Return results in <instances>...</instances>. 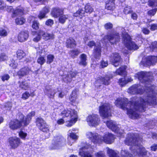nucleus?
Here are the masks:
<instances>
[{
	"label": "nucleus",
	"instance_id": "nucleus-14",
	"mask_svg": "<svg viewBox=\"0 0 157 157\" xmlns=\"http://www.w3.org/2000/svg\"><path fill=\"white\" fill-rule=\"evenodd\" d=\"M121 60V57L118 53H113L111 55L110 61L112 63L115 67L119 65Z\"/></svg>",
	"mask_w": 157,
	"mask_h": 157
},
{
	"label": "nucleus",
	"instance_id": "nucleus-43",
	"mask_svg": "<svg viewBox=\"0 0 157 157\" xmlns=\"http://www.w3.org/2000/svg\"><path fill=\"white\" fill-rule=\"evenodd\" d=\"M85 12L86 13H91L93 10V9L89 4H87L85 6Z\"/></svg>",
	"mask_w": 157,
	"mask_h": 157
},
{
	"label": "nucleus",
	"instance_id": "nucleus-44",
	"mask_svg": "<svg viewBox=\"0 0 157 157\" xmlns=\"http://www.w3.org/2000/svg\"><path fill=\"white\" fill-rule=\"evenodd\" d=\"M54 59V56L52 55H49L47 56V63L50 64L52 63Z\"/></svg>",
	"mask_w": 157,
	"mask_h": 157
},
{
	"label": "nucleus",
	"instance_id": "nucleus-51",
	"mask_svg": "<svg viewBox=\"0 0 157 157\" xmlns=\"http://www.w3.org/2000/svg\"><path fill=\"white\" fill-rule=\"evenodd\" d=\"M54 24V21L53 20L48 19L45 22L46 25L48 26H51Z\"/></svg>",
	"mask_w": 157,
	"mask_h": 157
},
{
	"label": "nucleus",
	"instance_id": "nucleus-59",
	"mask_svg": "<svg viewBox=\"0 0 157 157\" xmlns=\"http://www.w3.org/2000/svg\"><path fill=\"white\" fill-rule=\"evenodd\" d=\"M150 29L151 31H154L157 29V24H152L150 25Z\"/></svg>",
	"mask_w": 157,
	"mask_h": 157
},
{
	"label": "nucleus",
	"instance_id": "nucleus-52",
	"mask_svg": "<svg viewBox=\"0 0 157 157\" xmlns=\"http://www.w3.org/2000/svg\"><path fill=\"white\" fill-rule=\"evenodd\" d=\"M79 53V51L77 50H75L71 51L70 54L72 57H75Z\"/></svg>",
	"mask_w": 157,
	"mask_h": 157
},
{
	"label": "nucleus",
	"instance_id": "nucleus-21",
	"mask_svg": "<svg viewBox=\"0 0 157 157\" xmlns=\"http://www.w3.org/2000/svg\"><path fill=\"white\" fill-rule=\"evenodd\" d=\"M20 143V140L18 138H12L11 139H10V146L13 148H16Z\"/></svg>",
	"mask_w": 157,
	"mask_h": 157
},
{
	"label": "nucleus",
	"instance_id": "nucleus-4",
	"mask_svg": "<svg viewBox=\"0 0 157 157\" xmlns=\"http://www.w3.org/2000/svg\"><path fill=\"white\" fill-rule=\"evenodd\" d=\"M86 136L94 144L101 143L103 142L107 144H111L115 138L113 135L108 132L105 133L103 136H101L95 132H87Z\"/></svg>",
	"mask_w": 157,
	"mask_h": 157
},
{
	"label": "nucleus",
	"instance_id": "nucleus-46",
	"mask_svg": "<svg viewBox=\"0 0 157 157\" xmlns=\"http://www.w3.org/2000/svg\"><path fill=\"white\" fill-rule=\"evenodd\" d=\"M39 23L37 21H33L32 26V27L33 29L35 30H37L39 29Z\"/></svg>",
	"mask_w": 157,
	"mask_h": 157
},
{
	"label": "nucleus",
	"instance_id": "nucleus-18",
	"mask_svg": "<svg viewBox=\"0 0 157 157\" xmlns=\"http://www.w3.org/2000/svg\"><path fill=\"white\" fill-rule=\"evenodd\" d=\"M40 33L41 34L43 39L46 41L53 40L55 38V35L52 33L45 32L41 30H40Z\"/></svg>",
	"mask_w": 157,
	"mask_h": 157
},
{
	"label": "nucleus",
	"instance_id": "nucleus-15",
	"mask_svg": "<svg viewBox=\"0 0 157 157\" xmlns=\"http://www.w3.org/2000/svg\"><path fill=\"white\" fill-rule=\"evenodd\" d=\"M149 74V73L144 72H138L137 74H136L135 77H137L138 79L142 82L146 83V79L148 78V75Z\"/></svg>",
	"mask_w": 157,
	"mask_h": 157
},
{
	"label": "nucleus",
	"instance_id": "nucleus-27",
	"mask_svg": "<svg viewBox=\"0 0 157 157\" xmlns=\"http://www.w3.org/2000/svg\"><path fill=\"white\" fill-rule=\"evenodd\" d=\"M66 46L67 48H74L76 45V43L75 40L72 38L68 39L66 41Z\"/></svg>",
	"mask_w": 157,
	"mask_h": 157
},
{
	"label": "nucleus",
	"instance_id": "nucleus-3",
	"mask_svg": "<svg viewBox=\"0 0 157 157\" xmlns=\"http://www.w3.org/2000/svg\"><path fill=\"white\" fill-rule=\"evenodd\" d=\"M61 114L65 117L58 120L57 121V123L59 124H62L66 122V126L68 127L73 125L76 122L78 118L77 111L71 109H64L61 112Z\"/></svg>",
	"mask_w": 157,
	"mask_h": 157
},
{
	"label": "nucleus",
	"instance_id": "nucleus-32",
	"mask_svg": "<svg viewBox=\"0 0 157 157\" xmlns=\"http://www.w3.org/2000/svg\"><path fill=\"white\" fill-rule=\"evenodd\" d=\"M24 9L22 8L19 7L17 10L13 11L12 17H14L16 16H21L24 13Z\"/></svg>",
	"mask_w": 157,
	"mask_h": 157
},
{
	"label": "nucleus",
	"instance_id": "nucleus-60",
	"mask_svg": "<svg viewBox=\"0 0 157 157\" xmlns=\"http://www.w3.org/2000/svg\"><path fill=\"white\" fill-rule=\"evenodd\" d=\"M113 27V25L110 23H108L106 24L105 25V28L106 29H111Z\"/></svg>",
	"mask_w": 157,
	"mask_h": 157
},
{
	"label": "nucleus",
	"instance_id": "nucleus-49",
	"mask_svg": "<svg viewBox=\"0 0 157 157\" xmlns=\"http://www.w3.org/2000/svg\"><path fill=\"white\" fill-rule=\"evenodd\" d=\"M41 34H40V31L37 33L36 36L33 39V41L35 42H37L39 41L41 39Z\"/></svg>",
	"mask_w": 157,
	"mask_h": 157
},
{
	"label": "nucleus",
	"instance_id": "nucleus-48",
	"mask_svg": "<svg viewBox=\"0 0 157 157\" xmlns=\"http://www.w3.org/2000/svg\"><path fill=\"white\" fill-rule=\"evenodd\" d=\"M45 62V59L43 57L40 56L37 60V63L41 65L43 64Z\"/></svg>",
	"mask_w": 157,
	"mask_h": 157
},
{
	"label": "nucleus",
	"instance_id": "nucleus-20",
	"mask_svg": "<svg viewBox=\"0 0 157 157\" xmlns=\"http://www.w3.org/2000/svg\"><path fill=\"white\" fill-rule=\"evenodd\" d=\"M115 0H109L107 1L106 3L105 8L108 10L113 11L115 9V6L114 2Z\"/></svg>",
	"mask_w": 157,
	"mask_h": 157
},
{
	"label": "nucleus",
	"instance_id": "nucleus-63",
	"mask_svg": "<svg viewBox=\"0 0 157 157\" xmlns=\"http://www.w3.org/2000/svg\"><path fill=\"white\" fill-rule=\"evenodd\" d=\"M95 44V42L93 41H90L88 43L87 45L90 47L91 48L94 46Z\"/></svg>",
	"mask_w": 157,
	"mask_h": 157
},
{
	"label": "nucleus",
	"instance_id": "nucleus-33",
	"mask_svg": "<svg viewBox=\"0 0 157 157\" xmlns=\"http://www.w3.org/2000/svg\"><path fill=\"white\" fill-rule=\"evenodd\" d=\"M59 23L63 24L69 17V16L67 15H64L62 13L59 16Z\"/></svg>",
	"mask_w": 157,
	"mask_h": 157
},
{
	"label": "nucleus",
	"instance_id": "nucleus-2",
	"mask_svg": "<svg viewBox=\"0 0 157 157\" xmlns=\"http://www.w3.org/2000/svg\"><path fill=\"white\" fill-rule=\"evenodd\" d=\"M142 140V138L137 134L133 133H129L127 135L125 140V144L128 145H131L130 149L135 155H138L139 156L148 157L147 151L141 145H138V142L140 143ZM149 154V153H148Z\"/></svg>",
	"mask_w": 157,
	"mask_h": 157
},
{
	"label": "nucleus",
	"instance_id": "nucleus-10",
	"mask_svg": "<svg viewBox=\"0 0 157 157\" xmlns=\"http://www.w3.org/2000/svg\"><path fill=\"white\" fill-rule=\"evenodd\" d=\"M81 148L80 149L79 152L81 157H92L90 152L85 151V149L91 147L89 144L86 143H82L81 144Z\"/></svg>",
	"mask_w": 157,
	"mask_h": 157
},
{
	"label": "nucleus",
	"instance_id": "nucleus-12",
	"mask_svg": "<svg viewBox=\"0 0 157 157\" xmlns=\"http://www.w3.org/2000/svg\"><path fill=\"white\" fill-rule=\"evenodd\" d=\"M36 125L43 132H49V126L42 118L39 117L36 119Z\"/></svg>",
	"mask_w": 157,
	"mask_h": 157
},
{
	"label": "nucleus",
	"instance_id": "nucleus-25",
	"mask_svg": "<svg viewBox=\"0 0 157 157\" xmlns=\"http://www.w3.org/2000/svg\"><path fill=\"white\" fill-rule=\"evenodd\" d=\"M49 8L48 6H45L40 12L38 16L39 18L41 19L44 18L46 14L49 12Z\"/></svg>",
	"mask_w": 157,
	"mask_h": 157
},
{
	"label": "nucleus",
	"instance_id": "nucleus-45",
	"mask_svg": "<svg viewBox=\"0 0 157 157\" xmlns=\"http://www.w3.org/2000/svg\"><path fill=\"white\" fill-rule=\"evenodd\" d=\"M132 11L130 6H127L124 9V12L125 14H128L132 12Z\"/></svg>",
	"mask_w": 157,
	"mask_h": 157
},
{
	"label": "nucleus",
	"instance_id": "nucleus-39",
	"mask_svg": "<svg viewBox=\"0 0 157 157\" xmlns=\"http://www.w3.org/2000/svg\"><path fill=\"white\" fill-rule=\"evenodd\" d=\"M20 87L24 90H27L29 87V83L26 81H23L20 84Z\"/></svg>",
	"mask_w": 157,
	"mask_h": 157
},
{
	"label": "nucleus",
	"instance_id": "nucleus-64",
	"mask_svg": "<svg viewBox=\"0 0 157 157\" xmlns=\"http://www.w3.org/2000/svg\"><path fill=\"white\" fill-rule=\"evenodd\" d=\"M9 76L8 75H5L2 77V79L3 81L5 80H7L9 79Z\"/></svg>",
	"mask_w": 157,
	"mask_h": 157
},
{
	"label": "nucleus",
	"instance_id": "nucleus-40",
	"mask_svg": "<svg viewBox=\"0 0 157 157\" xmlns=\"http://www.w3.org/2000/svg\"><path fill=\"white\" fill-rule=\"evenodd\" d=\"M25 19L23 17H18L15 20L16 23L18 25H22L25 23Z\"/></svg>",
	"mask_w": 157,
	"mask_h": 157
},
{
	"label": "nucleus",
	"instance_id": "nucleus-11",
	"mask_svg": "<svg viewBox=\"0 0 157 157\" xmlns=\"http://www.w3.org/2000/svg\"><path fill=\"white\" fill-rule=\"evenodd\" d=\"M64 139L62 136H58L54 138L50 148L52 149H58L63 145Z\"/></svg>",
	"mask_w": 157,
	"mask_h": 157
},
{
	"label": "nucleus",
	"instance_id": "nucleus-29",
	"mask_svg": "<svg viewBox=\"0 0 157 157\" xmlns=\"http://www.w3.org/2000/svg\"><path fill=\"white\" fill-rule=\"evenodd\" d=\"M44 93L49 98H53L54 97V95L56 91L52 89H48L46 88L44 91Z\"/></svg>",
	"mask_w": 157,
	"mask_h": 157
},
{
	"label": "nucleus",
	"instance_id": "nucleus-9",
	"mask_svg": "<svg viewBox=\"0 0 157 157\" xmlns=\"http://www.w3.org/2000/svg\"><path fill=\"white\" fill-rule=\"evenodd\" d=\"M86 121L89 126H95L99 124L100 120L98 115L92 114L87 117Z\"/></svg>",
	"mask_w": 157,
	"mask_h": 157
},
{
	"label": "nucleus",
	"instance_id": "nucleus-24",
	"mask_svg": "<svg viewBox=\"0 0 157 157\" xmlns=\"http://www.w3.org/2000/svg\"><path fill=\"white\" fill-rule=\"evenodd\" d=\"M62 13H63V12L61 10L58 8H55L52 9L51 12V15L54 17L57 18Z\"/></svg>",
	"mask_w": 157,
	"mask_h": 157
},
{
	"label": "nucleus",
	"instance_id": "nucleus-13",
	"mask_svg": "<svg viewBox=\"0 0 157 157\" xmlns=\"http://www.w3.org/2000/svg\"><path fill=\"white\" fill-rule=\"evenodd\" d=\"M119 39L118 33H116L115 34H112L109 35L105 36L104 38L103 41L105 42L109 41L111 44H114L118 41Z\"/></svg>",
	"mask_w": 157,
	"mask_h": 157
},
{
	"label": "nucleus",
	"instance_id": "nucleus-62",
	"mask_svg": "<svg viewBox=\"0 0 157 157\" xmlns=\"http://www.w3.org/2000/svg\"><path fill=\"white\" fill-rule=\"evenodd\" d=\"M17 62L14 60L11 61V63H10V66L12 67L13 68H16L17 66Z\"/></svg>",
	"mask_w": 157,
	"mask_h": 157
},
{
	"label": "nucleus",
	"instance_id": "nucleus-57",
	"mask_svg": "<svg viewBox=\"0 0 157 157\" xmlns=\"http://www.w3.org/2000/svg\"><path fill=\"white\" fill-rule=\"evenodd\" d=\"M7 57L3 53L0 54V61L6 60L7 59Z\"/></svg>",
	"mask_w": 157,
	"mask_h": 157
},
{
	"label": "nucleus",
	"instance_id": "nucleus-61",
	"mask_svg": "<svg viewBox=\"0 0 157 157\" xmlns=\"http://www.w3.org/2000/svg\"><path fill=\"white\" fill-rule=\"evenodd\" d=\"M75 140L68 137L67 144L68 145L71 146L75 142Z\"/></svg>",
	"mask_w": 157,
	"mask_h": 157
},
{
	"label": "nucleus",
	"instance_id": "nucleus-55",
	"mask_svg": "<svg viewBox=\"0 0 157 157\" xmlns=\"http://www.w3.org/2000/svg\"><path fill=\"white\" fill-rule=\"evenodd\" d=\"M157 10V9H154L148 11L147 13L148 15H150V16H153L155 14Z\"/></svg>",
	"mask_w": 157,
	"mask_h": 157
},
{
	"label": "nucleus",
	"instance_id": "nucleus-56",
	"mask_svg": "<svg viewBox=\"0 0 157 157\" xmlns=\"http://www.w3.org/2000/svg\"><path fill=\"white\" fill-rule=\"evenodd\" d=\"M7 33L6 31L3 29H0V36H7Z\"/></svg>",
	"mask_w": 157,
	"mask_h": 157
},
{
	"label": "nucleus",
	"instance_id": "nucleus-42",
	"mask_svg": "<svg viewBox=\"0 0 157 157\" xmlns=\"http://www.w3.org/2000/svg\"><path fill=\"white\" fill-rule=\"evenodd\" d=\"M121 154V157H131V155L129 154L128 151L125 150H122Z\"/></svg>",
	"mask_w": 157,
	"mask_h": 157
},
{
	"label": "nucleus",
	"instance_id": "nucleus-47",
	"mask_svg": "<svg viewBox=\"0 0 157 157\" xmlns=\"http://www.w3.org/2000/svg\"><path fill=\"white\" fill-rule=\"evenodd\" d=\"M19 135L21 139L25 140L26 137L27 136V133L22 131H21L19 133Z\"/></svg>",
	"mask_w": 157,
	"mask_h": 157
},
{
	"label": "nucleus",
	"instance_id": "nucleus-28",
	"mask_svg": "<svg viewBox=\"0 0 157 157\" xmlns=\"http://www.w3.org/2000/svg\"><path fill=\"white\" fill-rule=\"evenodd\" d=\"M132 79L131 77L128 78H123L119 79L118 83L121 86H123L125 85L128 82L132 81Z\"/></svg>",
	"mask_w": 157,
	"mask_h": 157
},
{
	"label": "nucleus",
	"instance_id": "nucleus-41",
	"mask_svg": "<svg viewBox=\"0 0 157 157\" xmlns=\"http://www.w3.org/2000/svg\"><path fill=\"white\" fill-rule=\"evenodd\" d=\"M148 5L153 7L157 6V0H149L148 2Z\"/></svg>",
	"mask_w": 157,
	"mask_h": 157
},
{
	"label": "nucleus",
	"instance_id": "nucleus-53",
	"mask_svg": "<svg viewBox=\"0 0 157 157\" xmlns=\"http://www.w3.org/2000/svg\"><path fill=\"white\" fill-rule=\"evenodd\" d=\"M108 65V63L107 61H105L104 60H102L101 61L100 63V67L101 68H103L105 67H106Z\"/></svg>",
	"mask_w": 157,
	"mask_h": 157
},
{
	"label": "nucleus",
	"instance_id": "nucleus-37",
	"mask_svg": "<svg viewBox=\"0 0 157 157\" xmlns=\"http://www.w3.org/2000/svg\"><path fill=\"white\" fill-rule=\"evenodd\" d=\"M86 56L84 54H82L80 56V61L79 64L83 66H86Z\"/></svg>",
	"mask_w": 157,
	"mask_h": 157
},
{
	"label": "nucleus",
	"instance_id": "nucleus-17",
	"mask_svg": "<svg viewBox=\"0 0 157 157\" xmlns=\"http://www.w3.org/2000/svg\"><path fill=\"white\" fill-rule=\"evenodd\" d=\"M29 36V33L28 31H21L18 34V40L21 42H24L27 40Z\"/></svg>",
	"mask_w": 157,
	"mask_h": 157
},
{
	"label": "nucleus",
	"instance_id": "nucleus-58",
	"mask_svg": "<svg viewBox=\"0 0 157 157\" xmlns=\"http://www.w3.org/2000/svg\"><path fill=\"white\" fill-rule=\"evenodd\" d=\"M142 31L145 34H148L150 32L149 29L145 27H143L142 29Z\"/></svg>",
	"mask_w": 157,
	"mask_h": 157
},
{
	"label": "nucleus",
	"instance_id": "nucleus-7",
	"mask_svg": "<svg viewBox=\"0 0 157 157\" xmlns=\"http://www.w3.org/2000/svg\"><path fill=\"white\" fill-rule=\"evenodd\" d=\"M110 106L108 103H102L99 107V113L103 118H108L111 114L110 111Z\"/></svg>",
	"mask_w": 157,
	"mask_h": 157
},
{
	"label": "nucleus",
	"instance_id": "nucleus-30",
	"mask_svg": "<svg viewBox=\"0 0 157 157\" xmlns=\"http://www.w3.org/2000/svg\"><path fill=\"white\" fill-rule=\"evenodd\" d=\"M85 12L82 9H79L74 14V16L78 17L80 19H81L84 16Z\"/></svg>",
	"mask_w": 157,
	"mask_h": 157
},
{
	"label": "nucleus",
	"instance_id": "nucleus-34",
	"mask_svg": "<svg viewBox=\"0 0 157 157\" xmlns=\"http://www.w3.org/2000/svg\"><path fill=\"white\" fill-rule=\"evenodd\" d=\"M107 153L110 157H119L117 155V153L112 149L108 147L106 148Z\"/></svg>",
	"mask_w": 157,
	"mask_h": 157
},
{
	"label": "nucleus",
	"instance_id": "nucleus-31",
	"mask_svg": "<svg viewBox=\"0 0 157 157\" xmlns=\"http://www.w3.org/2000/svg\"><path fill=\"white\" fill-rule=\"evenodd\" d=\"M126 67V66H122L117 70L115 72L116 75H125L126 74L125 69Z\"/></svg>",
	"mask_w": 157,
	"mask_h": 157
},
{
	"label": "nucleus",
	"instance_id": "nucleus-16",
	"mask_svg": "<svg viewBox=\"0 0 157 157\" xmlns=\"http://www.w3.org/2000/svg\"><path fill=\"white\" fill-rule=\"evenodd\" d=\"M76 73L72 71L67 73V74L64 73L63 77V81L67 83L70 82L71 81V78L76 76Z\"/></svg>",
	"mask_w": 157,
	"mask_h": 157
},
{
	"label": "nucleus",
	"instance_id": "nucleus-1",
	"mask_svg": "<svg viewBox=\"0 0 157 157\" xmlns=\"http://www.w3.org/2000/svg\"><path fill=\"white\" fill-rule=\"evenodd\" d=\"M145 86L146 90L144 93L147 98V99L140 98V101L135 102L133 101L128 102L127 99L118 98L115 102V105L124 110H127V113L129 117L133 119L137 118L139 117L138 110L141 112H144L145 108L148 105H151L156 104V94L153 90L154 87L150 83ZM142 88L140 85H134L130 87L128 90V93L132 94H143Z\"/></svg>",
	"mask_w": 157,
	"mask_h": 157
},
{
	"label": "nucleus",
	"instance_id": "nucleus-5",
	"mask_svg": "<svg viewBox=\"0 0 157 157\" xmlns=\"http://www.w3.org/2000/svg\"><path fill=\"white\" fill-rule=\"evenodd\" d=\"M35 114V112L33 111L25 117L22 113H18L17 115V119L10 122V128L15 129L19 128L22 126L28 125L30 122L32 117Z\"/></svg>",
	"mask_w": 157,
	"mask_h": 157
},
{
	"label": "nucleus",
	"instance_id": "nucleus-23",
	"mask_svg": "<svg viewBox=\"0 0 157 157\" xmlns=\"http://www.w3.org/2000/svg\"><path fill=\"white\" fill-rule=\"evenodd\" d=\"M101 48L100 45H96L94 49L93 55L94 57L97 59H99L101 56Z\"/></svg>",
	"mask_w": 157,
	"mask_h": 157
},
{
	"label": "nucleus",
	"instance_id": "nucleus-38",
	"mask_svg": "<svg viewBox=\"0 0 157 157\" xmlns=\"http://www.w3.org/2000/svg\"><path fill=\"white\" fill-rule=\"evenodd\" d=\"M17 57L19 59H21L25 56V53L21 50H18L16 52Z\"/></svg>",
	"mask_w": 157,
	"mask_h": 157
},
{
	"label": "nucleus",
	"instance_id": "nucleus-35",
	"mask_svg": "<svg viewBox=\"0 0 157 157\" xmlns=\"http://www.w3.org/2000/svg\"><path fill=\"white\" fill-rule=\"evenodd\" d=\"M77 90H74L72 92V94L69 97L70 100L72 102H75L76 101L77 98Z\"/></svg>",
	"mask_w": 157,
	"mask_h": 157
},
{
	"label": "nucleus",
	"instance_id": "nucleus-8",
	"mask_svg": "<svg viewBox=\"0 0 157 157\" xmlns=\"http://www.w3.org/2000/svg\"><path fill=\"white\" fill-rule=\"evenodd\" d=\"M106 124L109 128L116 133L118 136H121L123 134L124 131L122 129H120V125L117 124L115 122L110 120L107 121Z\"/></svg>",
	"mask_w": 157,
	"mask_h": 157
},
{
	"label": "nucleus",
	"instance_id": "nucleus-26",
	"mask_svg": "<svg viewBox=\"0 0 157 157\" xmlns=\"http://www.w3.org/2000/svg\"><path fill=\"white\" fill-rule=\"evenodd\" d=\"M30 71L29 68L25 67L21 69L18 72V74L20 76H24L28 75Z\"/></svg>",
	"mask_w": 157,
	"mask_h": 157
},
{
	"label": "nucleus",
	"instance_id": "nucleus-6",
	"mask_svg": "<svg viewBox=\"0 0 157 157\" xmlns=\"http://www.w3.org/2000/svg\"><path fill=\"white\" fill-rule=\"evenodd\" d=\"M123 42L126 48L130 50H135L138 49L140 45L143 43V38L141 35H139L138 43L137 42V45L134 42L131 41L130 36L125 31L123 28H121Z\"/></svg>",
	"mask_w": 157,
	"mask_h": 157
},
{
	"label": "nucleus",
	"instance_id": "nucleus-19",
	"mask_svg": "<svg viewBox=\"0 0 157 157\" xmlns=\"http://www.w3.org/2000/svg\"><path fill=\"white\" fill-rule=\"evenodd\" d=\"M110 78L107 76H106L104 78H102L101 77H99L96 81V84L100 83L105 85H108L110 83Z\"/></svg>",
	"mask_w": 157,
	"mask_h": 157
},
{
	"label": "nucleus",
	"instance_id": "nucleus-22",
	"mask_svg": "<svg viewBox=\"0 0 157 157\" xmlns=\"http://www.w3.org/2000/svg\"><path fill=\"white\" fill-rule=\"evenodd\" d=\"M157 61V57L156 56H149L146 59V64L150 65L155 64Z\"/></svg>",
	"mask_w": 157,
	"mask_h": 157
},
{
	"label": "nucleus",
	"instance_id": "nucleus-54",
	"mask_svg": "<svg viewBox=\"0 0 157 157\" xmlns=\"http://www.w3.org/2000/svg\"><path fill=\"white\" fill-rule=\"evenodd\" d=\"M30 96V94L28 91H26L22 94V98L24 100L28 99Z\"/></svg>",
	"mask_w": 157,
	"mask_h": 157
},
{
	"label": "nucleus",
	"instance_id": "nucleus-36",
	"mask_svg": "<svg viewBox=\"0 0 157 157\" xmlns=\"http://www.w3.org/2000/svg\"><path fill=\"white\" fill-rule=\"evenodd\" d=\"M68 137L75 140L78 138V136L75 132H72V130H69L67 134Z\"/></svg>",
	"mask_w": 157,
	"mask_h": 157
},
{
	"label": "nucleus",
	"instance_id": "nucleus-50",
	"mask_svg": "<svg viewBox=\"0 0 157 157\" xmlns=\"http://www.w3.org/2000/svg\"><path fill=\"white\" fill-rule=\"evenodd\" d=\"M94 155L95 157H105L104 152L102 151L95 153Z\"/></svg>",
	"mask_w": 157,
	"mask_h": 157
}]
</instances>
